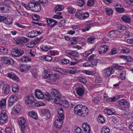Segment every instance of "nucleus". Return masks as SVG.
Segmentation results:
<instances>
[{
	"label": "nucleus",
	"mask_w": 133,
	"mask_h": 133,
	"mask_svg": "<svg viewBox=\"0 0 133 133\" xmlns=\"http://www.w3.org/2000/svg\"><path fill=\"white\" fill-rule=\"evenodd\" d=\"M74 111L77 115L82 117L86 116L89 114L88 108L81 104L76 105L74 109Z\"/></svg>",
	"instance_id": "1"
},
{
	"label": "nucleus",
	"mask_w": 133,
	"mask_h": 133,
	"mask_svg": "<svg viewBox=\"0 0 133 133\" xmlns=\"http://www.w3.org/2000/svg\"><path fill=\"white\" fill-rule=\"evenodd\" d=\"M23 50L17 47H15L12 50L11 54L14 57H19L24 54Z\"/></svg>",
	"instance_id": "2"
},
{
	"label": "nucleus",
	"mask_w": 133,
	"mask_h": 133,
	"mask_svg": "<svg viewBox=\"0 0 133 133\" xmlns=\"http://www.w3.org/2000/svg\"><path fill=\"white\" fill-rule=\"evenodd\" d=\"M12 18L10 16L7 17L0 16V22H3L7 25H10L12 24Z\"/></svg>",
	"instance_id": "3"
},
{
	"label": "nucleus",
	"mask_w": 133,
	"mask_h": 133,
	"mask_svg": "<svg viewBox=\"0 0 133 133\" xmlns=\"http://www.w3.org/2000/svg\"><path fill=\"white\" fill-rule=\"evenodd\" d=\"M118 103L120 107H122L121 109L123 110L125 108L129 107L130 105L129 102L124 98L121 99L118 101Z\"/></svg>",
	"instance_id": "4"
},
{
	"label": "nucleus",
	"mask_w": 133,
	"mask_h": 133,
	"mask_svg": "<svg viewBox=\"0 0 133 133\" xmlns=\"http://www.w3.org/2000/svg\"><path fill=\"white\" fill-rule=\"evenodd\" d=\"M103 72L104 76L105 77H109L114 72V70L112 67H110L105 69L103 71Z\"/></svg>",
	"instance_id": "5"
},
{
	"label": "nucleus",
	"mask_w": 133,
	"mask_h": 133,
	"mask_svg": "<svg viewBox=\"0 0 133 133\" xmlns=\"http://www.w3.org/2000/svg\"><path fill=\"white\" fill-rule=\"evenodd\" d=\"M1 59V62L5 64L12 65L15 64V61L11 58L4 56L2 57Z\"/></svg>",
	"instance_id": "6"
},
{
	"label": "nucleus",
	"mask_w": 133,
	"mask_h": 133,
	"mask_svg": "<svg viewBox=\"0 0 133 133\" xmlns=\"http://www.w3.org/2000/svg\"><path fill=\"white\" fill-rule=\"evenodd\" d=\"M8 117L5 111L2 110L0 113V122L2 124L6 123L8 120Z\"/></svg>",
	"instance_id": "7"
},
{
	"label": "nucleus",
	"mask_w": 133,
	"mask_h": 133,
	"mask_svg": "<svg viewBox=\"0 0 133 133\" xmlns=\"http://www.w3.org/2000/svg\"><path fill=\"white\" fill-rule=\"evenodd\" d=\"M35 100L34 97L31 95H29L25 97V103L26 105H29L32 104Z\"/></svg>",
	"instance_id": "8"
},
{
	"label": "nucleus",
	"mask_w": 133,
	"mask_h": 133,
	"mask_svg": "<svg viewBox=\"0 0 133 133\" xmlns=\"http://www.w3.org/2000/svg\"><path fill=\"white\" fill-rule=\"evenodd\" d=\"M65 52L70 55L69 57H74L78 58L79 57V53L77 51L74 50H67L65 51Z\"/></svg>",
	"instance_id": "9"
},
{
	"label": "nucleus",
	"mask_w": 133,
	"mask_h": 133,
	"mask_svg": "<svg viewBox=\"0 0 133 133\" xmlns=\"http://www.w3.org/2000/svg\"><path fill=\"white\" fill-rule=\"evenodd\" d=\"M17 99L18 98L16 96L14 95H11L8 100V106L10 107L12 106L14 103L17 101Z\"/></svg>",
	"instance_id": "10"
},
{
	"label": "nucleus",
	"mask_w": 133,
	"mask_h": 133,
	"mask_svg": "<svg viewBox=\"0 0 133 133\" xmlns=\"http://www.w3.org/2000/svg\"><path fill=\"white\" fill-rule=\"evenodd\" d=\"M19 125L21 127V131H24L26 126V121L24 117H21L19 121Z\"/></svg>",
	"instance_id": "11"
},
{
	"label": "nucleus",
	"mask_w": 133,
	"mask_h": 133,
	"mask_svg": "<svg viewBox=\"0 0 133 133\" xmlns=\"http://www.w3.org/2000/svg\"><path fill=\"white\" fill-rule=\"evenodd\" d=\"M119 33L118 31L114 30L109 32L108 35L109 37L114 39L119 36Z\"/></svg>",
	"instance_id": "12"
},
{
	"label": "nucleus",
	"mask_w": 133,
	"mask_h": 133,
	"mask_svg": "<svg viewBox=\"0 0 133 133\" xmlns=\"http://www.w3.org/2000/svg\"><path fill=\"white\" fill-rule=\"evenodd\" d=\"M109 47L106 45H103L100 46L98 50L99 54H102L106 52L108 50Z\"/></svg>",
	"instance_id": "13"
},
{
	"label": "nucleus",
	"mask_w": 133,
	"mask_h": 133,
	"mask_svg": "<svg viewBox=\"0 0 133 133\" xmlns=\"http://www.w3.org/2000/svg\"><path fill=\"white\" fill-rule=\"evenodd\" d=\"M51 76L50 78L47 80V81L49 83H51L54 82L58 79L59 77V75L57 74H54L51 75Z\"/></svg>",
	"instance_id": "14"
},
{
	"label": "nucleus",
	"mask_w": 133,
	"mask_h": 133,
	"mask_svg": "<svg viewBox=\"0 0 133 133\" xmlns=\"http://www.w3.org/2000/svg\"><path fill=\"white\" fill-rule=\"evenodd\" d=\"M64 119L58 118L56 120L54 123V126L57 128H60L62 125L63 122V119Z\"/></svg>",
	"instance_id": "15"
},
{
	"label": "nucleus",
	"mask_w": 133,
	"mask_h": 133,
	"mask_svg": "<svg viewBox=\"0 0 133 133\" xmlns=\"http://www.w3.org/2000/svg\"><path fill=\"white\" fill-rule=\"evenodd\" d=\"M46 21L48 25L51 27L54 26L57 24V21L52 19L47 18Z\"/></svg>",
	"instance_id": "16"
},
{
	"label": "nucleus",
	"mask_w": 133,
	"mask_h": 133,
	"mask_svg": "<svg viewBox=\"0 0 133 133\" xmlns=\"http://www.w3.org/2000/svg\"><path fill=\"white\" fill-rule=\"evenodd\" d=\"M84 133H90V129L89 124L87 123H84L82 125Z\"/></svg>",
	"instance_id": "17"
},
{
	"label": "nucleus",
	"mask_w": 133,
	"mask_h": 133,
	"mask_svg": "<svg viewBox=\"0 0 133 133\" xmlns=\"http://www.w3.org/2000/svg\"><path fill=\"white\" fill-rule=\"evenodd\" d=\"M35 95L38 99H42L44 97L43 92L39 90H36L35 91Z\"/></svg>",
	"instance_id": "18"
},
{
	"label": "nucleus",
	"mask_w": 133,
	"mask_h": 133,
	"mask_svg": "<svg viewBox=\"0 0 133 133\" xmlns=\"http://www.w3.org/2000/svg\"><path fill=\"white\" fill-rule=\"evenodd\" d=\"M10 89V85L7 84H5L3 86L2 92L5 95H7L9 93Z\"/></svg>",
	"instance_id": "19"
},
{
	"label": "nucleus",
	"mask_w": 133,
	"mask_h": 133,
	"mask_svg": "<svg viewBox=\"0 0 133 133\" xmlns=\"http://www.w3.org/2000/svg\"><path fill=\"white\" fill-rule=\"evenodd\" d=\"M76 93L79 97H82L84 92V88L78 87L76 88Z\"/></svg>",
	"instance_id": "20"
},
{
	"label": "nucleus",
	"mask_w": 133,
	"mask_h": 133,
	"mask_svg": "<svg viewBox=\"0 0 133 133\" xmlns=\"http://www.w3.org/2000/svg\"><path fill=\"white\" fill-rule=\"evenodd\" d=\"M21 110V107L20 104H16L12 109V111L14 114H17L20 113Z\"/></svg>",
	"instance_id": "21"
},
{
	"label": "nucleus",
	"mask_w": 133,
	"mask_h": 133,
	"mask_svg": "<svg viewBox=\"0 0 133 133\" xmlns=\"http://www.w3.org/2000/svg\"><path fill=\"white\" fill-rule=\"evenodd\" d=\"M8 76L9 77L12 79L16 81L17 82L19 81H20L19 77L13 73H9Z\"/></svg>",
	"instance_id": "22"
},
{
	"label": "nucleus",
	"mask_w": 133,
	"mask_h": 133,
	"mask_svg": "<svg viewBox=\"0 0 133 133\" xmlns=\"http://www.w3.org/2000/svg\"><path fill=\"white\" fill-rule=\"evenodd\" d=\"M115 112V110L113 108H112L110 109L107 108L105 109L104 110V113L108 116L114 114Z\"/></svg>",
	"instance_id": "23"
},
{
	"label": "nucleus",
	"mask_w": 133,
	"mask_h": 133,
	"mask_svg": "<svg viewBox=\"0 0 133 133\" xmlns=\"http://www.w3.org/2000/svg\"><path fill=\"white\" fill-rule=\"evenodd\" d=\"M57 117L58 118L64 119V114L63 110L62 108H59L57 110Z\"/></svg>",
	"instance_id": "24"
},
{
	"label": "nucleus",
	"mask_w": 133,
	"mask_h": 133,
	"mask_svg": "<svg viewBox=\"0 0 133 133\" xmlns=\"http://www.w3.org/2000/svg\"><path fill=\"white\" fill-rule=\"evenodd\" d=\"M97 45L95 44L90 49L87 50L83 54V56L85 57H87L89 55L91 54L92 52L94 51L96 46Z\"/></svg>",
	"instance_id": "25"
},
{
	"label": "nucleus",
	"mask_w": 133,
	"mask_h": 133,
	"mask_svg": "<svg viewBox=\"0 0 133 133\" xmlns=\"http://www.w3.org/2000/svg\"><path fill=\"white\" fill-rule=\"evenodd\" d=\"M43 115H45L48 118H50L51 116L50 112L47 109H43L41 110V112Z\"/></svg>",
	"instance_id": "26"
},
{
	"label": "nucleus",
	"mask_w": 133,
	"mask_h": 133,
	"mask_svg": "<svg viewBox=\"0 0 133 133\" xmlns=\"http://www.w3.org/2000/svg\"><path fill=\"white\" fill-rule=\"evenodd\" d=\"M36 30L32 31L27 33L26 35V37L31 38H34L36 36Z\"/></svg>",
	"instance_id": "27"
},
{
	"label": "nucleus",
	"mask_w": 133,
	"mask_h": 133,
	"mask_svg": "<svg viewBox=\"0 0 133 133\" xmlns=\"http://www.w3.org/2000/svg\"><path fill=\"white\" fill-rule=\"evenodd\" d=\"M17 41L21 43H26L29 41V39L24 37H21L17 39Z\"/></svg>",
	"instance_id": "28"
},
{
	"label": "nucleus",
	"mask_w": 133,
	"mask_h": 133,
	"mask_svg": "<svg viewBox=\"0 0 133 133\" xmlns=\"http://www.w3.org/2000/svg\"><path fill=\"white\" fill-rule=\"evenodd\" d=\"M92 22V21L87 22L86 25L89 26L86 29H81L82 31L83 32H84L89 30L90 29L91 26H93V23Z\"/></svg>",
	"instance_id": "29"
},
{
	"label": "nucleus",
	"mask_w": 133,
	"mask_h": 133,
	"mask_svg": "<svg viewBox=\"0 0 133 133\" xmlns=\"http://www.w3.org/2000/svg\"><path fill=\"white\" fill-rule=\"evenodd\" d=\"M12 92L16 93H17L19 91V89L17 84L16 83H13L12 86Z\"/></svg>",
	"instance_id": "30"
},
{
	"label": "nucleus",
	"mask_w": 133,
	"mask_h": 133,
	"mask_svg": "<svg viewBox=\"0 0 133 133\" xmlns=\"http://www.w3.org/2000/svg\"><path fill=\"white\" fill-rule=\"evenodd\" d=\"M30 68V66L27 65H21L20 66V70L22 72H23L25 70H29Z\"/></svg>",
	"instance_id": "31"
},
{
	"label": "nucleus",
	"mask_w": 133,
	"mask_h": 133,
	"mask_svg": "<svg viewBox=\"0 0 133 133\" xmlns=\"http://www.w3.org/2000/svg\"><path fill=\"white\" fill-rule=\"evenodd\" d=\"M28 115L35 119H37V114L34 111H32L31 112H29L28 113Z\"/></svg>",
	"instance_id": "32"
},
{
	"label": "nucleus",
	"mask_w": 133,
	"mask_h": 133,
	"mask_svg": "<svg viewBox=\"0 0 133 133\" xmlns=\"http://www.w3.org/2000/svg\"><path fill=\"white\" fill-rule=\"evenodd\" d=\"M81 72L88 75H93L96 74L95 71H88L87 70H83Z\"/></svg>",
	"instance_id": "33"
},
{
	"label": "nucleus",
	"mask_w": 133,
	"mask_h": 133,
	"mask_svg": "<svg viewBox=\"0 0 133 133\" xmlns=\"http://www.w3.org/2000/svg\"><path fill=\"white\" fill-rule=\"evenodd\" d=\"M83 12L81 10H79L75 14V16L80 20H81Z\"/></svg>",
	"instance_id": "34"
},
{
	"label": "nucleus",
	"mask_w": 133,
	"mask_h": 133,
	"mask_svg": "<svg viewBox=\"0 0 133 133\" xmlns=\"http://www.w3.org/2000/svg\"><path fill=\"white\" fill-rule=\"evenodd\" d=\"M68 72L71 74H75L77 71V69L75 68L69 67L68 70Z\"/></svg>",
	"instance_id": "35"
},
{
	"label": "nucleus",
	"mask_w": 133,
	"mask_h": 133,
	"mask_svg": "<svg viewBox=\"0 0 133 133\" xmlns=\"http://www.w3.org/2000/svg\"><path fill=\"white\" fill-rule=\"evenodd\" d=\"M70 57L71 58L72 60V61H71L70 63V65H74L78 64L79 61L78 59L76 58H73L72 57Z\"/></svg>",
	"instance_id": "36"
},
{
	"label": "nucleus",
	"mask_w": 133,
	"mask_h": 133,
	"mask_svg": "<svg viewBox=\"0 0 133 133\" xmlns=\"http://www.w3.org/2000/svg\"><path fill=\"white\" fill-rule=\"evenodd\" d=\"M51 74H48V71L47 70L44 71L42 74V77L45 79L50 78L51 76Z\"/></svg>",
	"instance_id": "37"
},
{
	"label": "nucleus",
	"mask_w": 133,
	"mask_h": 133,
	"mask_svg": "<svg viewBox=\"0 0 133 133\" xmlns=\"http://www.w3.org/2000/svg\"><path fill=\"white\" fill-rule=\"evenodd\" d=\"M33 9V11H35L36 12L39 11L41 9V5L39 4H34Z\"/></svg>",
	"instance_id": "38"
},
{
	"label": "nucleus",
	"mask_w": 133,
	"mask_h": 133,
	"mask_svg": "<svg viewBox=\"0 0 133 133\" xmlns=\"http://www.w3.org/2000/svg\"><path fill=\"white\" fill-rule=\"evenodd\" d=\"M51 48V47L49 46L42 45L41 46V50L43 51H47Z\"/></svg>",
	"instance_id": "39"
},
{
	"label": "nucleus",
	"mask_w": 133,
	"mask_h": 133,
	"mask_svg": "<svg viewBox=\"0 0 133 133\" xmlns=\"http://www.w3.org/2000/svg\"><path fill=\"white\" fill-rule=\"evenodd\" d=\"M122 19L124 22H127L129 23L131 22V19L130 17L129 16H126L124 15L122 16L121 17Z\"/></svg>",
	"instance_id": "40"
},
{
	"label": "nucleus",
	"mask_w": 133,
	"mask_h": 133,
	"mask_svg": "<svg viewBox=\"0 0 133 133\" xmlns=\"http://www.w3.org/2000/svg\"><path fill=\"white\" fill-rule=\"evenodd\" d=\"M96 38L93 36H90L87 39V42L89 44H92L95 42Z\"/></svg>",
	"instance_id": "41"
},
{
	"label": "nucleus",
	"mask_w": 133,
	"mask_h": 133,
	"mask_svg": "<svg viewBox=\"0 0 133 133\" xmlns=\"http://www.w3.org/2000/svg\"><path fill=\"white\" fill-rule=\"evenodd\" d=\"M126 72L125 71H123L120 74V77L121 80H124L125 79Z\"/></svg>",
	"instance_id": "42"
},
{
	"label": "nucleus",
	"mask_w": 133,
	"mask_h": 133,
	"mask_svg": "<svg viewBox=\"0 0 133 133\" xmlns=\"http://www.w3.org/2000/svg\"><path fill=\"white\" fill-rule=\"evenodd\" d=\"M64 8V6L62 5H58L55 7L54 9L55 11H60L62 10Z\"/></svg>",
	"instance_id": "43"
},
{
	"label": "nucleus",
	"mask_w": 133,
	"mask_h": 133,
	"mask_svg": "<svg viewBox=\"0 0 133 133\" xmlns=\"http://www.w3.org/2000/svg\"><path fill=\"white\" fill-rule=\"evenodd\" d=\"M36 44L35 42L32 41L28 42L26 44V46L29 48H31L34 47Z\"/></svg>",
	"instance_id": "44"
},
{
	"label": "nucleus",
	"mask_w": 133,
	"mask_h": 133,
	"mask_svg": "<svg viewBox=\"0 0 133 133\" xmlns=\"http://www.w3.org/2000/svg\"><path fill=\"white\" fill-rule=\"evenodd\" d=\"M6 99H2L0 101V107L4 108L6 105Z\"/></svg>",
	"instance_id": "45"
},
{
	"label": "nucleus",
	"mask_w": 133,
	"mask_h": 133,
	"mask_svg": "<svg viewBox=\"0 0 133 133\" xmlns=\"http://www.w3.org/2000/svg\"><path fill=\"white\" fill-rule=\"evenodd\" d=\"M51 93L53 97H55L58 95L59 92L57 89H51Z\"/></svg>",
	"instance_id": "46"
},
{
	"label": "nucleus",
	"mask_w": 133,
	"mask_h": 133,
	"mask_svg": "<svg viewBox=\"0 0 133 133\" xmlns=\"http://www.w3.org/2000/svg\"><path fill=\"white\" fill-rule=\"evenodd\" d=\"M32 59L28 57H22L21 59V61L23 62H27L31 61Z\"/></svg>",
	"instance_id": "47"
},
{
	"label": "nucleus",
	"mask_w": 133,
	"mask_h": 133,
	"mask_svg": "<svg viewBox=\"0 0 133 133\" xmlns=\"http://www.w3.org/2000/svg\"><path fill=\"white\" fill-rule=\"evenodd\" d=\"M60 105H62L65 108L68 107L69 104L67 101L66 100L61 101L60 104Z\"/></svg>",
	"instance_id": "48"
},
{
	"label": "nucleus",
	"mask_w": 133,
	"mask_h": 133,
	"mask_svg": "<svg viewBox=\"0 0 133 133\" xmlns=\"http://www.w3.org/2000/svg\"><path fill=\"white\" fill-rule=\"evenodd\" d=\"M97 120L98 122L101 123H103L105 121L104 117L101 115H99L98 117Z\"/></svg>",
	"instance_id": "49"
},
{
	"label": "nucleus",
	"mask_w": 133,
	"mask_h": 133,
	"mask_svg": "<svg viewBox=\"0 0 133 133\" xmlns=\"http://www.w3.org/2000/svg\"><path fill=\"white\" fill-rule=\"evenodd\" d=\"M106 14L108 15H110L113 13V11L111 9L109 8H106L105 9Z\"/></svg>",
	"instance_id": "50"
},
{
	"label": "nucleus",
	"mask_w": 133,
	"mask_h": 133,
	"mask_svg": "<svg viewBox=\"0 0 133 133\" xmlns=\"http://www.w3.org/2000/svg\"><path fill=\"white\" fill-rule=\"evenodd\" d=\"M53 69L54 71H57L60 74H62L63 71L62 69L57 66H55L53 68Z\"/></svg>",
	"instance_id": "51"
},
{
	"label": "nucleus",
	"mask_w": 133,
	"mask_h": 133,
	"mask_svg": "<svg viewBox=\"0 0 133 133\" xmlns=\"http://www.w3.org/2000/svg\"><path fill=\"white\" fill-rule=\"evenodd\" d=\"M101 132L102 133H109L110 130L106 127H104L102 128Z\"/></svg>",
	"instance_id": "52"
},
{
	"label": "nucleus",
	"mask_w": 133,
	"mask_h": 133,
	"mask_svg": "<svg viewBox=\"0 0 133 133\" xmlns=\"http://www.w3.org/2000/svg\"><path fill=\"white\" fill-rule=\"evenodd\" d=\"M85 3L84 0H78L77 1V4L79 6L82 7Z\"/></svg>",
	"instance_id": "53"
},
{
	"label": "nucleus",
	"mask_w": 133,
	"mask_h": 133,
	"mask_svg": "<svg viewBox=\"0 0 133 133\" xmlns=\"http://www.w3.org/2000/svg\"><path fill=\"white\" fill-rule=\"evenodd\" d=\"M49 53L51 55L53 56H57L59 54V52L56 50H50Z\"/></svg>",
	"instance_id": "54"
},
{
	"label": "nucleus",
	"mask_w": 133,
	"mask_h": 133,
	"mask_svg": "<svg viewBox=\"0 0 133 133\" xmlns=\"http://www.w3.org/2000/svg\"><path fill=\"white\" fill-rule=\"evenodd\" d=\"M68 11L69 14H72L76 12V10L72 7H70L68 9Z\"/></svg>",
	"instance_id": "55"
},
{
	"label": "nucleus",
	"mask_w": 133,
	"mask_h": 133,
	"mask_svg": "<svg viewBox=\"0 0 133 133\" xmlns=\"http://www.w3.org/2000/svg\"><path fill=\"white\" fill-rule=\"evenodd\" d=\"M89 16V14L88 12H85L84 13H83L81 20H84L87 19Z\"/></svg>",
	"instance_id": "56"
},
{
	"label": "nucleus",
	"mask_w": 133,
	"mask_h": 133,
	"mask_svg": "<svg viewBox=\"0 0 133 133\" xmlns=\"http://www.w3.org/2000/svg\"><path fill=\"white\" fill-rule=\"evenodd\" d=\"M61 99L59 96L56 97L54 99V102L56 104H60L61 101Z\"/></svg>",
	"instance_id": "57"
},
{
	"label": "nucleus",
	"mask_w": 133,
	"mask_h": 133,
	"mask_svg": "<svg viewBox=\"0 0 133 133\" xmlns=\"http://www.w3.org/2000/svg\"><path fill=\"white\" fill-rule=\"evenodd\" d=\"M117 53V51L116 49L115 48H113L111 50V51L109 53V55H112L116 54Z\"/></svg>",
	"instance_id": "58"
},
{
	"label": "nucleus",
	"mask_w": 133,
	"mask_h": 133,
	"mask_svg": "<svg viewBox=\"0 0 133 133\" xmlns=\"http://www.w3.org/2000/svg\"><path fill=\"white\" fill-rule=\"evenodd\" d=\"M94 3V0H88L87 5L88 6H92Z\"/></svg>",
	"instance_id": "59"
},
{
	"label": "nucleus",
	"mask_w": 133,
	"mask_h": 133,
	"mask_svg": "<svg viewBox=\"0 0 133 133\" xmlns=\"http://www.w3.org/2000/svg\"><path fill=\"white\" fill-rule=\"evenodd\" d=\"M12 127H7L6 128L5 130V131L6 133H12Z\"/></svg>",
	"instance_id": "60"
},
{
	"label": "nucleus",
	"mask_w": 133,
	"mask_h": 133,
	"mask_svg": "<svg viewBox=\"0 0 133 133\" xmlns=\"http://www.w3.org/2000/svg\"><path fill=\"white\" fill-rule=\"evenodd\" d=\"M35 105L36 107H39L42 106H45L46 104L45 103L41 102H38L36 103L35 104Z\"/></svg>",
	"instance_id": "61"
},
{
	"label": "nucleus",
	"mask_w": 133,
	"mask_h": 133,
	"mask_svg": "<svg viewBox=\"0 0 133 133\" xmlns=\"http://www.w3.org/2000/svg\"><path fill=\"white\" fill-rule=\"evenodd\" d=\"M119 98V97L116 98V96H115L112 98H109L107 100L109 102H115Z\"/></svg>",
	"instance_id": "62"
},
{
	"label": "nucleus",
	"mask_w": 133,
	"mask_h": 133,
	"mask_svg": "<svg viewBox=\"0 0 133 133\" xmlns=\"http://www.w3.org/2000/svg\"><path fill=\"white\" fill-rule=\"evenodd\" d=\"M114 66L116 69L119 70H122L124 68V67L123 66L119 65L118 64H115Z\"/></svg>",
	"instance_id": "63"
},
{
	"label": "nucleus",
	"mask_w": 133,
	"mask_h": 133,
	"mask_svg": "<svg viewBox=\"0 0 133 133\" xmlns=\"http://www.w3.org/2000/svg\"><path fill=\"white\" fill-rule=\"evenodd\" d=\"M32 19L35 21L38 20L39 17L38 15L36 14H34L32 16Z\"/></svg>",
	"instance_id": "64"
}]
</instances>
